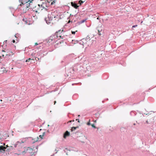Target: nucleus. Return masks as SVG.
Here are the masks:
<instances>
[{
	"instance_id": "obj_45",
	"label": "nucleus",
	"mask_w": 156,
	"mask_h": 156,
	"mask_svg": "<svg viewBox=\"0 0 156 156\" xmlns=\"http://www.w3.org/2000/svg\"><path fill=\"white\" fill-rule=\"evenodd\" d=\"M94 122H96V120H95L94 121Z\"/></svg>"
},
{
	"instance_id": "obj_55",
	"label": "nucleus",
	"mask_w": 156,
	"mask_h": 156,
	"mask_svg": "<svg viewBox=\"0 0 156 156\" xmlns=\"http://www.w3.org/2000/svg\"><path fill=\"white\" fill-rule=\"evenodd\" d=\"M2 56L4 57V55H2Z\"/></svg>"
},
{
	"instance_id": "obj_35",
	"label": "nucleus",
	"mask_w": 156,
	"mask_h": 156,
	"mask_svg": "<svg viewBox=\"0 0 156 156\" xmlns=\"http://www.w3.org/2000/svg\"><path fill=\"white\" fill-rule=\"evenodd\" d=\"M38 146H37L36 147V149H38Z\"/></svg>"
},
{
	"instance_id": "obj_38",
	"label": "nucleus",
	"mask_w": 156,
	"mask_h": 156,
	"mask_svg": "<svg viewBox=\"0 0 156 156\" xmlns=\"http://www.w3.org/2000/svg\"><path fill=\"white\" fill-rule=\"evenodd\" d=\"M45 133V132H44V133H43L42 135H43V136H44Z\"/></svg>"
},
{
	"instance_id": "obj_52",
	"label": "nucleus",
	"mask_w": 156,
	"mask_h": 156,
	"mask_svg": "<svg viewBox=\"0 0 156 156\" xmlns=\"http://www.w3.org/2000/svg\"><path fill=\"white\" fill-rule=\"evenodd\" d=\"M64 152L66 153V151H65V150H64Z\"/></svg>"
},
{
	"instance_id": "obj_59",
	"label": "nucleus",
	"mask_w": 156,
	"mask_h": 156,
	"mask_svg": "<svg viewBox=\"0 0 156 156\" xmlns=\"http://www.w3.org/2000/svg\"><path fill=\"white\" fill-rule=\"evenodd\" d=\"M66 154L67 155H68V154H67V153H66Z\"/></svg>"
},
{
	"instance_id": "obj_39",
	"label": "nucleus",
	"mask_w": 156,
	"mask_h": 156,
	"mask_svg": "<svg viewBox=\"0 0 156 156\" xmlns=\"http://www.w3.org/2000/svg\"><path fill=\"white\" fill-rule=\"evenodd\" d=\"M53 2L55 3V2L53 1V2H52L51 3V4L52 5L53 4Z\"/></svg>"
},
{
	"instance_id": "obj_23",
	"label": "nucleus",
	"mask_w": 156,
	"mask_h": 156,
	"mask_svg": "<svg viewBox=\"0 0 156 156\" xmlns=\"http://www.w3.org/2000/svg\"><path fill=\"white\" fill-rule=\"evenodd\" d=\"M33 59H31L30 58H29L28 59H27L26 60V62H30V60H32Z\"/></svg>"
},
{
	"instance_id": "obj_41",
	"label": "nucleus",
	"mask_w": 156,
	"mask_h": 156,
	"mask_svg": "<svg viewBox=\"0 0 156 156\" xmlns=\"http://www.w3.org/2000/svg\"><path fill=\"white\" fill-rule=\"evenodd\" d=\"M133 125H136V123H134L133 124Z\"/></svg>"
},
{
	"instance_id": "obj_62",
	"label": "nucleus",
	"mask_w": 156,
	"mask_h": 156,
	"mask_svg": "<svg viewBox=\"0 0 156 156\" xmlns=\"http://www.w3.org/2000/svg\"><path fill=\"white\" fill-rule=\"evenodd\" d=\"M104 101H102V102H103H103H104Z\"/></svg>"
},
{
	"instance_id": "obj_21",
	"label": "nucleus",
	"mask_w": 156,
	"mask_h": 156,
	"mask_svg": "<svg viewBox=\"0 0 156 156\" xmlns=\"http://www.w3.org/2000/svg\"><path fill=\"white\" fill-rule=\"evenodd\" d=\"M23 21L25 22V24H27V22L26 18L23 19Z\"/></svg>"
},
{
	"instance_id": "obj_9",
	"label": "nucleus",
	"mask_w": 156,
	"mask_h": 156,
	"mask_svg": "<svg viewBox=\"0 0 156 156\" xmlns=\"http://www.w3.org/2000/svg\"><path fill=\"white\" fill-rule=\"evenodd\" d=\"M24 138L25 139H31L33 141L31 142L33 144H34V143H35V142H36L37 141H38V140H39V138L38 137H37V139L36 140H34V141H33L34 139L32 138V137H25Z\"/></svg>"
},
{
	"instance_id": "obj_57",
	"label": "nucleus",
	"mask_w": 156,
	"mask_h": 156,
	"mask_svg": "<svg viewBox=\"0 0 156 156\" xmlns=\"http://www.w3.org/2000/svg\"><path fill=\"white\" fill-rule=\"evenodd\" d=\"M41 126H42V125H41V126H40V127H41Z\"/></svg>"
},
{
	"instance_id": "obj_25",
	"label": "nucleus",
	"mask_w": 156,
	"mask_h": 156,
	"mask_svg": "<svg viewBox=\"0 0 156 156\" xmlns=\"http://www.w3.org/2000/svg\"><path fill=\"white\" fill-rule=\"evenodd\" d=\"M43 136V135H40L39 136V137H40V138H41V139H43L42 137Z\"/></svg>"
},
{
	"instance_id": "obj_13",
	"label": "nucleus",
	"mask_w": 156,
	"mask_h": 156,
	"mask_svg": "<svg viewBox=\"0 0 156 156\" xmlns=\"http://www.w3.org/2000/svg\"><path fill=\"white\" fill-rule=\"evenodd\" d=\"M131 116H135L136 114V113L135 111H131L130 113Z\"/></svg>"
},
{
	"instance_id": "obj_56",
	"label": "nucleus",
	"mask_w": 156,
	"mask_h": 156,
	"mask_svg": "<svg viewBox=\"0 0 156 156\" xmlns=\"http://www.w3.org/2000/svg\"><path fill=\"white\" fill-rule=\"evenodd\" d=\"M63 37L64 38V34H63Z\"/></svg>"
},
{
	"instance_id": "obj_34",
	"label": "nucleus",
	"mask_w": 156,
	"mask_h": 156,
	"mask_svg": "<svg viewBox=\"0 0 156 156\" xmlns=\"http://www.w3.org/2000/svg\"><path fill=\"white\" fill-rule=\"evenodd\" d=\"M146 123L147 124H149V122H148V121L147 120L146 121Z\"/></svg>"
},
{
	"instance_id": "obj_33",
	"label": "nucleus",
	"mask_w": 156,
	"mask_h": 156,
	"mask_svg": "<svg viewBox=\"0 0 156 156\" xmlns=\"http://www.w3.org/2000/svg\"><path fill=\"white\" fill-rule=\"evenodd\" d=\"M38 44L37 43H35V45H37Z\"/></svg>"
},
{
	"instance_id": "obj_8",
	"label": "nucleus",
	"mask_w": 156,
	"mask_h": 156,
	"mask_svg": "<svg viewBox=\"0 0 156 156\" xmlns=\"http://www.w3.org/2000/svg\"><path fill=\"white\" fill-rule=\"evenodd\" d=\"M70 134V133L67 130L63 134V138L65 139L66 138L67 136H69Z\"/></svg>"
},
{
	"instance_id": "obj_53",
	"label": "nucleus",
	"mask_w": 156,
	"mask_h": 156,
	"mask_svg": "<svg viewBox=\"0 0 156 156\" xmlns=\"http://www.w3.org/2000/svg\"><path fill=\"white\" fill-rule=\"evenodd\" d=\"M75 84V83H73V84H72V85H73L74 84Z\"/></svg>"
},
{
	"instance_id": "obj_31",
	"label": "nucleus",
	"mask_w": 156,
	"mask_h": 156,
	"mask_svg": "<svg viewBox=\"0 0 156 156\" xmlns=\"http://www.w3.org/2000/svg\"><path fill=\"white\" fill-rule=\"evenodd\" d=\"M1 144H3V145L2 146H5V143H1Z\"/></svg>"
},
{
	"instance_id": "obj_32",
	"label": "nucleus",
	"mask_w": 156,
	"mask_h": 156,
	"mask_svg": "<svg viewBox=\"0 0 156 156\" xmlns=\"http://www.w3.org/2000/svg\"><path fill=\"white\" fill-rule=\"evenodd\" d=\"M72 122V121H71V120H70V121H69L68 122V123H70V122Z\"/></svg>"
},
{
	"instance_id": "obj_63",
	"label": "nucleus",
	"mask_w": 156,
	"mask_h": 156,
	"mask_svg": "<svg viewBox=\"0 0 156 156\" xmlns=\"http://www.w3.org/2000/svg\"><path fill=\"white\" fill-rule=\"evenodd\" d=\"M87 70L88 71V69H87Z\"/></svg>"
},
{
	"instance_id": "obj_10",
	"label": "nucleus",
	"mask_w": 156,
	"mask_h": 156,
	"mask_svg": "<svg viewBox=\"0 0 156 156\" xmlns=\"http://www.w3.org/2000/svg\"><path fill=\"white\" fill-rule=\"evenodd\" d=\"M29 0H20L19 1L20 2H21V4L20 5H21L22 4H26V5L27 6V2H28V1H29Z\"/></svg>"
},
{
	"instance_id": "obj_27",
	"label": "nucleus",
	"mask_w": 156,
	"mask_h": 156,
	"mask_svg": "<svg viewBox=\"0 0 156 156\" xmlns=\"http://www.w3.org/2000/svg\"><path fill=\"white\" fill-rule=\"evenodd\" d=\"M3 72V73H7V70H3L2 71Z\"/></svg>"
},
{
	"instance_id": "obj_4",
	"label": "nucleus",
	"mask_w": 156,
	"mask_h": 156,
	"mask_svg": "<svg viewBox=\"0 0 156 156\" xmlns=\"http://www.w3.org/2000/svg\"><path fill=\"white\" fill-rule=\"evenodd\" d=\"M77 69H66L65 71V73L64 75L65 76H71L72 74L74 73L75 70H77Z\"/></svg>"
},
{
	"instance_id": "obj_47",
	"label": "nucleus",
	"mask_w": 156,
	"mask_h": 156,
	"mask_svg": "<svg viewBox=\"0 0 156 156\" xmlns=\"http://www.w3.org/2000/svg\"><path fill=\"white\" fill-rule=\"evenodd\" d=\"M144 114H145V115H148V113H147V114H145V113H144Z\"/></svg>"
},
{
	"instance_id": "obj_54",
	"label": "nucleus",
	"mask_w": 156,
	"mask_h": 156,
	"mask_svg": "<svg viewBox=\"0 0 156 156\" xmlns=\"http://www.w3.org/2000/svg\"><path fill=\"white\" fill-rule=\"evenodd\" d=\"M48 127L49 126V125H48Z\"/></svg>"
},
{
	"instance_id": "obj_3",
	"label": "nucleus",
	"mask_w": 156,
	"mask_h": 156,
	"mask_svg": "<svg viewBox=\"0 0 156 156\" xmlns=\"http://www.w3.org/2000/svg\"><path fill=\"white\" fill-rule=\"evenodd\" d=\"M37 8L35 9L36 12L37 11L42 10L44 9H46L47 7L46 2H42L41 4H38L37 5Z\"/></svg>"
},
{
	"instance_id": "obj_37",
	"label": "nucleus",
	"mask_w": 156,
	"mask_h": 156,
	"mask_svg": "<svg viewBox=\"0 0 156 156\" xmlns=\"http://www.w3.org/2000/svg\"><path fill=\"white\" fill-rule=\"evenodd\" d=\"M78 121H78V122L80 123V120H79V119H78Z\"/></svg>"
},
{
	"instance_id": "obj_2",
	"label": "nucleus",
	"mask_w": 156,
	"mask_h": 156,
	"mask_svg": "<svg viewBox=\"0 0 156 156\" xmlns=\"http://www.w3.org/2000/svg\"><path fill=\"white\" fill-rule=\"evenodd\" d=\"M37 5L36 4V1L35 0H29L27 2V7H30L31 8L33 9H36L37 8Z\"/></svg>"
},
{
	"instance_id": "obj_43",
	"label": "nucleus",
	"mask_w": 156,
	"mask_h": 156,
	"mask_svg": "<svg viewBox=\"0 0 156 156\" xmlns=\"http://www.w3.org/2000/svg\"><path fill=\"white\" fill-rule=\"evenodd\" d=\"M78 117H80V115H78Z\"/></svg>"
},
{
	"instance_id": "obj_49",
	"label": "nucleus",
	"mask_w": 156,
	"mask_h": 156,
	"mask_svg": "<svg viewBox=\"0 0 156 156\" xmlns=\"http://www.w3.org/2000/svg\"><path fill=\"white\" fill-rule=\"evenodd\" d=\"M136 122L138 124H139V123H138V122H137V121H136Z\"/></svg>"
},
{
	"instance_id": "obj_40",
	"label": "nucleus",
	"mask_w": 156,
	"mask_h": 156,
	"mask_svg": "<svg viewBox=\"0 0 156 156\" xmlns=\"http://www.w3.org/2000/svg\"><path fill=\"white\" fill-rule=\"evenodd\" d=\"M13 41V43H15V41L14 40H13V41Z\"/></svg>"
},
{
	"instance_id": "obj_36",
	"label": "nucleus",
	"mask_w": 156,
	"mask_h": 156,
	"mask_svg": "<svg viewBox=\"0 0 156 156\" xmlns=\"http://www.w3.org/2000/svg\"><path fill=\"white\" fill-rule=\"evenodd\" d=\"M54 102V105H55V104H56V101H55Z\"/></svg>"
},
{
	"instance_id": "obj_30",
	"label": "nucleus",
	"mask_w": 156,
	"mask_h": 156,
	"mask_svg": "<svg viewBox=\"0 0 156 156\" xmlns=\"http://www.w3.org/2000/svg\"><path fill=\"white\" fill-rule=\"evenodd\" d=\"M137 26V25H133L132 26V27H135Z\"/></svg>"
},
{
	"instance_id": "obj_16",
	"label": "nucleus",
	"mask_w": 156,
	"mask_h": 156,
	"mask_svg": "<svg viewBox=\"0 0 156 156\" xmlns=\"http://www.w3.org/2000/svg\"><path fill=\"white\" fill-rule=\"evenodd\" d=\"M33 150L32 148L30 147H28V153H32Z\"/></svg>"
},
{
	"instance_id": "obj_46",
	"label": "nucleus",
	"mask_w": 156,
	"mask_h": 156,
	"mask_svg": "<svg viewBox=\"0 0 156 156\" xmlns=\"http://www.w3.org/2000/svg\"><path fill=\"white\" fill-rule=\"evenodd\" d=\"M47 132L48 133H49V130H47Z\"/></svg>"
},
{
	"instance_id": "obj_20",
	"label": "nucleus",
	"mask_w": 156,
	"mask_h": 156,
	"mask_svg": "<svg viewBox=\"0 0 156 156\" xmlns=\"http://www.w3.org/2000/svg\"><path fill=\"white\" fill-rule=\"evenodd\" d=\"M87 124L88 126H90L91 125V123L90 122V119H89L88 122H87Z\"/></svg>"
},
{
	"instance_id": "obj_7",
	"label": "nucleus",
	"mask_w": 156,
	"mask_h": 156,
	"mask_svg": "<svg viewBox=\"0 0 156 156\" xmlns=\"http://www.w3.org/2000/svg\"><path fill=\"white\" fill-rule=\"evenodd\" d=\"M6 148L5 146H0V153L4 154L6 151Z\"/></svg>"
},
{
	"instance_id": "obj_19",
	"label": "nucleus",
	"mask_w": 156,
	"mask_h": 156,
	"mask_svg": "<svg viewBox=\"0 0 156 156\" xmlns=\"http://www.w3.org/2000/svg\"><path fill=\"white\" fill-rule=\"evenodd\" d=\"M91 125L92 127L93 128H94V129H98V128L96 127L94 125V124H92Z\"/></svg>"
},
{
	"instance_id": "obj_29",
	"label": "nucleus",
	"mask_w": 156,
	"mask_h": 156,
	"mask_svg": "<svg viewBox=\"0 0 156 156\" xmlns=\"http://www.w3.org/2000/svg\"><path fill=\"white\" fill-rule=\"evenodd\" d=\"M72 33L73 34H74L75 33V32L72 31Z\"/></svg>"
},
{
	"instance_id": "obj_42",
	"label": "nucleus",
	"mask_w": 156,
	"mask_h": 156,
	"mask_svg": "<svg viewBox=\"0 0 156 156\" xmlns=\"http://www.w3.org/2000/svg\"><path fill=\"white\" fill-rule=\"evenodd\" d=\"M24 142L23 141H21V143H24Z\"/></svg>"
},
{
	"instance_id": "obj_50",
	"label": "nucleus",
	"mask_w": 156,
	"mask_h": 156,
	"mask_svg": "<svg viewBox=\"0 0 156 156\" xmlns=\"http://www.w3.org/2000/svg\"><path fill=\"white\" fill-rule=\"evenodd\" d=\"M76 121H78V119H76Z\"/></svg>"
},
{
	"instance_id": "obj_44",
	"label": "nucleus",
	"mask_w": 156,
	"mask_h": 156,
	"mask_svg": "<svg viewBox=\"0 0 156 156\" xmlns=\"http://www.w3.org/2000/svg\"><path fill=\"white\" fill-rule=\"evenodd\" d=\"M72 122H74V119H73V120H72Z\"/></svg>"
},
{
	"instance_id": "obj_15",
	"label": "nucleus",
	"mask_w": 156,
	"mask_h": 156,
	"mask_svg": "<svg viewBox=\"0 0 156 156\" xmlns=\"http://www.w3.org/2000/svg\"><path fill=\"white\" fill-rule=\"evenodd\" d=\"M88 40L89 41H90V39H83L82 40V42H83V43L84 44H87V42H86V41H87V40Z\"/></svg>"
},
{
	"instance_id": "obj_5",
	"label": "nucleus",
	"mask_w": 156,
	"mask_h": 156,
	"mask_svg": "<svg viewBox=\"0 0 156 156\" xmlns=\"http://www.w3.org/2000/svg\"><path fill=\"white\" fill-rule=\"evenodd\" d=\"M63 29H62V30H60L56 32L55 34V35H56V38L59 37L60 38L63 39V37L62 36L63 34H62V32H63Z\"/></svg>"
},
{
	"instance_id": "obj_28",
	"label": "nucleus",
	"mask_w": 156,
	"mask_h": 156,
	"mask_svg": "<svg viewBox=\"0 0 156 156\" xmlns=\"http://www.w3.org/2000/svg\"><path fill=\"white\" fill-rule=\"evenodd\" d=\"M65 150H66L67 151H70L69 150V149L68 147H67V148H65Z\"/></svg>"
},
{
	"instance_id": "obj_12",
	"label": "nucleus",
	"mask_w": 156,
	"mask_h": 156,
	"mask_svg": "<svg viewBox=\"0 0 156 156\" xmlns=\"http://www.w3.org/2000/svg\"><path fill=\"white\" fill-rule=\"evenodd\" d=\"M13 148V147L12 146H9L8 148H7L6 150V151L9 152L11 151Z\"/></svg>"
},
{
	"instance_id": "obj_24",
	"label": "nucleus",
	"mask_w": 156,
	"mask_h": 156,
	"mask_svg": "<svg viewBox=\"0 0 156 156\" xmlns=\"http://www.w3.org/2000/svg\"><path fill=\"white\" fill-rule=\"evenodd\" d=\"M102 30H99L98 29V34L100 35H101V34L100 33V32Z\"/></svg>"
},
{
	"instance_id": "obj_17",
	"label": "nucleus",
	"mask_w": 156,
	"mask_h": 156,
	"mask_svg": "<svg viewBox=\"0 0 156 156\" xmlns=\"http://www.w3.org/2000/svg\"><path fill=\"white\" fill-rule=\"evenodd\" d=\"M21 144V143L20 142L17 141L16 143V144H14V147H16L17 146H20V145Z\"/></svg>"
},
{
	"instance_id": "obj_1",
	"label": "nucleus",
	"mask_w": 156,
	"mask_h": 156,
	"mask_svg": "<svg viewBox=\"0 0 156 156\" xmlns=\"http://www.w3.org/2000/svg\"><path fill=\"white\" fill-rule=\"evenodd\" d=\"M58 16L56 14V13L55 12H54L48 14V22L47 20H46L45 19V20L46 23L48 24L52 22V21L55 20L58 18Z\"/></svg>"
},
{
	"instance_id": "obj_64",
	"label": "nucleus",
	"mask_w": 156,
	"mask_h": 156,
	"mask_svg": "<svg viewBox=\"0 0 156 156\" xmlns=\"http://www.w3.org/2000/svg\"><path fill=\"white\" fill-rule=\"evenodd\" d=\"M1 57V56H0V58Z\"/></svg>"
},
{
	"instance_id": "obj_60",
	"label": "nucleus",
	"mask_w": 156,
	"mask_h": 156,
	"mask_svg": "<svg viewBox=\"0 0 156 156\" xmlns=\"http://www.w3.org/2000/svg\"><path fill=\"white\" fill-rule=\"evenodd\" d=\"M106 100H108V98H107V99H106Z\"/></svg>"
},
{
	"instance_id": "obj_6",
	"label": "nucleus",
	"mask_w": 156,
	"mask_h": 156,
	"mask_svg": "<svg viewBox=\"0 0 156 156\" xmlns=\"http://www.w3.org/2000/svg\"><path fill=\"white\" fill-rule=\"evenodd\" d=\"M56 39V35H52L49 37L47 42L49 43L52 42L53 43H54L55 42V41H57Z\"/></svg>"
},
{
	"instance_id": "obj_22",
	"label": "nucleus",
	"mask_w": 156,
	"mask_h": 156,
	"mask_svg": "<svg viewBox=\"0 0 156 156\" xmlns=\"http://www.w3.org/2000/svg\"><path fill=\"white\" fill-rule=\"evenodd\" d=\"M83 2L81 0H80L79 2V3L80 4V5H81Z\"/></svg>"
},
{
	"instance_id": "obj_11",
	"label": "nucleus",
	"mask_w": 156,
	"mask_h": 156,
	"mask_svg": "<svg viewBox=\"0 0 156 156\" xmlns=\"http://www.w3.org/2000/svg\"><path fill=\"white\" fill-rule=\"evenodd\" d=\"M28 147H25L24 149V150L23 151L21 152V154H26V153H28Z\"/></svg>"
},
{
	"instance_id": "obj_58",
	"label": "nucleus",
	"mask_w": 156,
	"mask_h": 156,
	"mask_svg": "<svg viewBox=\"0 0 156 156\" xmlns=\"http://www.w3.org/2000/svg\"><path fill=\"white\" fill-rule=\"evenodd\" d=\"M70 21H69V22H68V23H69L70 22Z\"/></svg>"
},
{
	"instance_id": "obj_26",
	"label": "nucleus",
	"mask_w": 156,
	"mask_h": 156,
	"mask_svg": "<svg viewBox=\"0 0 156 156\" xmlns=\"http://www.w3.org/2000/svg\"><path fill=\"white\" fill-rule=\"evenodd\" d=\"M9 146L8 145H6L5 146V147L6 148V149H7V148H8Z\"/></svg>"
},
{
	"instance_id": "obj_48",
	"label": "nucleus",
	"mask_w": 156,
	"mask_h": 156,
	"mask_svg": "<svg viewBox=\"0 0 156 156\" xmlns=\"http://www.w3.org/2000/svg\"><path fill=\"white\" fill-rule=\"evenodd\" d=\"M2 51H3V52H5V51L4 50H2Z\"/></svg>"
},
{
	"instance_id": "obj_18",
	"label": "nucleus",
	"mask_w": 156,
	"mask_h": 156,
	"mask_svg": "<svg viewBox=\"0 0 156 156\" xmlns=\"http://www.w3.org/2000/svg\"><path fill=\"white\" fill-rule=\"evenodd\" d=\"M79 128L78 126H77L76 127H73L71 129V131H73V130H74L75 129H76L77 128Z\"/></svg>"
},
{
	"instance_id": "obj_51",
	"label": "nucleus",
	"mask_w": 156,
	"mask_h": 156,
	"mask_svg": "<svg viewBox=\"0 0 156 156\" xmlns=\"http://www.w3.org/2000/svg\"><path fill=\"white\" fill-rule=\"evenodd\" d=\"M44 122H44L42 124V125H43L44 124Z\"/></svg>"
},
{
	"instance_id": "obj_61",
	"label": "nucleus",
	"mask_w": 156,
	"mask_h": 156,
	"mask_svg": "<svg viewBox=\"0 0 156 156\" xmlns=\"http://www.w3.org/2000/svg\"><path fill=\"white\" fill-rule=\"evenodd\" d=\"M41 1H42L43 0H40Z\"/></svg>"
},
{
	"instance_id": "obj_14",
	"label": "nucleus",
	"mask_w": 156,
	"mask_h": 156,
	"mask_svg": "<svg viewBox=\"0 0 156 156\" xmlns=\"http://www.w3.org/2000/svg\"><path fill=\"white\" fill-rule=\"evenodd\" d=\"M71 5H72L73 7H74L76 9H77V8L79 6H78L76 4L73 3V2H71Z\"/></svg>"
}]
</instances>
